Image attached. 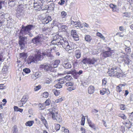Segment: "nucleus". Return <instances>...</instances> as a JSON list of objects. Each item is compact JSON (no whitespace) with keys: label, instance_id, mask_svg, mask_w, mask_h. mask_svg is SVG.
I'll return each instance as SVG.
<instances>
[{"label":"nucleus","instance_id":"nucleus-57","mask_svg":"<svg viewBox=\"0 0 133 133\" xmlns=\"http://www.w3.org/2000/svg\"><path fill=\"white\" fill-rule=\"evenodd\" d=\"M120 109L121 110H124L125 109V106L124 105L121 104L119 105Z\"/></svg>","mask_w":133,"mask_h":133},{"label":"nucleus","instance_id":"nucleus-25","mask_svg":"<svg viewBox=\"0 0 133 133\" xmlns=\"http://www.w3.org/2000/svg\"><path fill=\"white\" fill-rule=\"evenodd\" d=\"M50 103V100L49 99H47L44 103L42 104V106L45 108V106L49 105Z\"/></svg>","mask_w":133,"mask_h":133},{"label":"nucleus","instance_id":"nucleus-53","mask_svg":"<svg viewBox=\"0 0 133 133\" xmlns=\"http://www.w3.org/2000/svg\"><path fill=\"white\" fill-rule=\"evenodd\" d=\"M75 56L77 59L80 58L81 56V54L80 52H79L78 53H76L75 54Z\"/></svg>","mask_w":133,"mask_h":133},{"label":"nucleus","instance_id":"nucleus-6","mask_svg":"<svg viewBox=\"0 0 133 133\" xmlns=\"http://www.w3.org/2000/svg\"><path fill=\"white\" fill-rule=\"evenodd\" d=\"M19 44L21 47V49H23L24 46V43L27 40V37L20 36L19 37Z\"/></svg>","mask_w":133,"mask_h":133},{"label":"nucleus","instance_id":"nucleus-30","mask_svg":"<svg viewBox=\"0 0 133 133\" xmlns=\"http://www.w3.org/2000/svg\"><path fill=\"white\" fill-rule=\"evenodd\" d=\"M60 41H61V40H53L51 42V43L54 45H55L56 44H60Z\"/></svg>","mask_w":133,"mask_h":133},{"label":"nucleus","instance_id":"nucleus-9","mask_svg":"<svg viewBox=\"0 0 133 133\" xmlns=\"http://www.w3.org/2000/svg\"><path fill=\"white\" fill-rule=\"evenodd\" d=\"M56 49V47L55 46H54L52 47V49H51L50 52H49V50H48L42 53V55L44 56H46L50 58H53L54 57V56L51 54L50 52H51L52 50H55Z\"/></svg>","mask_w":133,"mask_h":133},{"label":"nucleus","instance_id":"nucleus-16","mask_svg":"<svg viewBox=\"0 0 133 133\" xmlns=\"http://www.w3.org/2000/svg\"><path fill=\"white\" fill-rule=\"evenodd\" d=\"M88 93L89 94H91L94 93L95 90V88L94 86L90 85L88 88Z\"/></svg>","mask_w":133,"mask_h":133},{"label":"nucleus","instance_id":"nucleus-1","mask_svg":"<svg viewBox=\"0 0 133 133\" xmlns=\"http://www.w3.org/2000/svg\"><path fill=\"white\" fill-rule=\"evenodd\" d=\"M120 66L118 64L113 65L111 69L108 72L109 75L111 77L115 76L118 78L122 77L123 73Z\"/></svg>","mask_w":133,"mask_h":133},{"label":"nucleus","instance_id":"nucleus-23","mask_svg":"<svg viewBox=\"0 0 133 133\" xmlns=\"http://www.w3.org/2000/svg\"><path fill=\"white\" fill-rule=\"evenodd\" d=\"M109 6L110 8L112 9V11L115 12L117 11V8L116 5L111 3L110 4Z\"/></svg>","mask_w":133,"mask_h":133},{"label":"nucleus","instance_id":"nucleus-51","mask_svg":"<svg viewBox=\"0 0 133 133\" xmlns=\"http://www.w3.org/2000/svg\"><path fill=\"white\" fill-rule=\"evenodd\" d=\"M13 133H17L18 130L16 126H14L13 127Z\"/></svg>","mask_w":133,"mask_h":133},{"label":"nucleus","instance_id":"nucleus-10","mask_svg":"<svg viewBox=\"0 0 133 133\" xmlns=\"http://www.w3.org/2000/svg\"><path fill=\"white\" fill-rule=\"evenodd\" d=\"M42 38L41 37L38 36L32 39V41L34 43L38 44L41 43Z\"/></svg>","mask_w":133,"mask_h":133},{"label":"nucleus","instance_id":"nucleus-15","mask_svg":"<svg viewBox=\"0 0 133 133\" xmlns=\"http://www.w3.org/2000/svg\"><path fill=\"white\" fill-rule=\"evenodd\" d=\"M60 62V61L59 60H55L51 65V67L52 68L57 67Z\"/></svg>","mask_w":133,"mask_h":133},{"label":"nucleus","instance_id":"nucleus-56","mask_svg":"<svg viewBox=\"0 0 133 133\" xmlns=\"http://www.w3.org/2000/svg\"><path fill=\"white\" fill-rule=\"evenodd\" d=\"M31 78L32 79L34 80H35L37 78V77L35 75V74H32L31 75Z\"/></svg>","mask_w":133,"mask_h":133},{"label":"nucleus","instance_id":"nucleus-5","mask_svg":"<svg viewBox=\"0 0 133 133\" xmlns=\"http://www.w3.org/2000/svg\"><path fill=\"white\" fill-rule=\"evenodd\" d=\"M19 5L17 6L16 9V16L18 17L22 15L23 14V10L24 5L23 4H20L18 2Z\"/></svg>","mask_w":133,"mask_h":133},{"label":"nucleus","instance_id":"nucleus-61","mask_svg":"<svg viewBox=\"0 0 133 133\" xmlns=\"http://www.w3.org/2000/svg\"><path fill=\"white\" fill-rule=\"evenodd\" d=\"M107 83V81L105 78L103 79L102 80V85L105 86Z\"/></svg>","mask_w":133,"mask_h":133},{"label":"nucleus","instance_id":"nucleus-20","mask_svg":"<svg viewBox=\"0 0 133 133\" xmlns=\"http://www.w3.org/2000/svg\"><path fill=\"white\" fill-rule=\"evenodd\" d=\"M122 61L125 64L129 65L131 61L128 58V56H127L124 57Z\"/></svg>","mask_w":133,"mask_h":133},{"label":"nucleus","instance_id":"nucleus-49","mask_svg":"<svg viewBox=\"0 0 133 133\" xmlns=\"http://www.w3.org/2000/svg\"><path fill=\"white\" fill-rule=\"evenodd\" d=\"M41 85H39L38 86L35 87L34 88V90L35 91H37L39 89H41Z\"/></svg>","mask_w":133,"mask_h":133},{"label":"nucleus","instance_id":"nucleus-45","mask_svg":"<svg viewBox=\"0 0 133 133\" xmlns=\"http://www.w3.org/2000/svg\"><path fill=\"white\" fill-rule=\"evenodd\" d=\"M23 71L26 74H28L30 72V70L28 68H26L23 69Z\"/></svg>","mask_w":133,"mask_h":133},{"label":"nucleus","instance_id":"nucleus-43","mask_svg":"<svg viewBox=\"0 0 133 133\" xmlns=\"http://www.w3.org/2000/svg\"><path fill=\"white\" fill-rule=\"evenodd\" d=\"M42 122L43 123L45 126L46 128H47L48 126V125L47 122V121H46V120L42 118Z\"/></svg>","mask_w":133,"mask_h":133},{"label":"nucleus","instance_id":"nucleus-29","mask_svg":"<svg viewBox=\"0 0 133 133\" xmlns=\"http://www.w3.org/2000/svg\"><path fill=\"white\" fill-rule=\"evenodd\" d=\"M72 24L75 27H79L81 26L80 23L79 22H74L73 21L72 22Z\"/></svg>","mask_w":133,"mask_h":133},{"label":"nucleus","instance_id":"nucleus-63","mask_svg":"<svg viewBox=\"0 0 133 133\" xmlns=\"http://www.w3.org/2000/svg\"><path fill=\"white\" fill-rule=\"evenodd\" d=\"M81 130L82 131V133H86V131H85V129L83 128V127H82L81 129Z\"/></svg>","mask_w":133,"mask_h":133},{"label":"nucleus","instance_id":"nucleus-27","mask_svg":"<svg viewBox=\"0 0 133 133\" xmlns=\"http://www.w3.org/2000/svg\"><path fill=\"white\" fill-rule=\"evenodd\" d=\"M89 58L86 57L83 58L81 61L84 64H89Z\"/></svg>","mask_w":133,"mask_h":133},{"label":"nucleus","instance_id":"nucleus-13","mask_svg":"<svg viewBox=\"0 0 133 133\" xmlns=\"http://www.w3.org/2000/svg\"><path fill=\"white\" fill-rule=\"evenodd\" d=\"M87 121L89 126L94 130H96V127L95 124L94 123H93L92 121L89 119H87Z\"/></svg>","mask_w":133,"mask_h":133},{"label":"nucleus","instance_id":"nucleus-2","mask_svg":"<svg viewBox=\"0 0 133 133\" xmlns=\"http://www.w3.org/2000/svg\"><path fill=\"white\" fill-rule=\"evenodd\" d=\"M49 110L50 112L49 115H51V117L53 120H55L56 121L60 122L62 121V118L60 114H59L58 111L55 112L54 109L52 108L51 109H49Z\"/></svg>","mask_w":133,"mask_h":133},{"label":"nucleus","instance_id":"nucleus-54","mask_svg":"<svg viewBox=\"0 0 133 133\" xmlns=\"http://www.w3.org/2000/svg\"><path fill=\"white\" fill-rule=\"evenodd\" d=\"M35 75L36 76L37 78L40 77L41 75V72H37L35 73Z\"/></svg>","mask_w":133,"mask_h":133},{"label":"nucleus","instance_id":"nucleus-47","mask_svg":"<svg viewBox=\"0 0 133 133\" xmlns=\"http://www.w3.org/2000/svg\"><path fill=\"white\" fill-rule=\"evenodd\" d=\"M49 96V94L47 92H44L43 94V97L47 98Z\"/></svg>","mask_w":133,"mask_h":133},{"label":"nucleus","instance_id":"nucleus-19","mask_svg":"<svg viewBox=\"0 0 133 133\" xmlns=\"http://www.w3.org/2000/svg\"><path fill=\"white\" fill-rule=\"evenodd\" d=\"M63 66L66 69L70 68L71 67V64L69 62H64L63 64Z\"/></svg>","mask_w":133,"mask_h":133},{"label":"nucleus","instance_id":"nucleus-44","mask_svg":"<svg viewBox=\"0 0 133 133\" xmlns=\"http://www.w3.org/2000/svg\"><path fill=\"white\" fill-rule=\"evenodd\" d=\"M55 125V129L57 131L59 130L60 128V125L57 124H56Z\"/></svg>","mask_w":133,"mask_h":133},{"label":"nucleus","instance_id":"nucleus-22","mask_svg":"<svg viewBox=\"0 0 133 133\" xmlns=\"http://www.w3.org/2000/svg\"><path fill=\"white\" fill-rule=\"evenodd\" d=\"M99 92L100 94L101 95H103L105 93H107L108 95L110 93L109 90L106 89H103L102 90H100Z\"/></svg>","mask_w":133,"mask_h":133},{"label":"nucleus","instance_id":"nucleus-46","mask_svg":"<svg viewBox=\"0 0 133 133\" xmlns=\"http://www.w3.org/2000/svg\"><path fill=\"white\" fill-rule=\"evenodd\" d=\"M74 85V83H73L71 82H67L65 84V85L66 87H69L70 86H72Z\"/></svg>","mask_w":133,"mask_h":133},{"label":"nucleus","instance_id":"nucleus-14","mask_svg":"<svg viewBox=\"0 0 133 133\" xmlns=\"http://www.w3.org/2000/svg\"><path fill=\"white\" fill-rule=\"evenodd\" d=\"M97 62V59L94 57L89 58V65H94Z\"/></svg>","mask_w":133,"mask_h":133},{"label":"nucleus","instance_id":"nucleus-31","mask_svg":"<svg viewBox=\"0 0 133 133\" xmlns=\"http://www.w3.org/2000/svg\"><path fill=\"white\" fill-rule=\"evenodd\" d=\"M64 79H66L67 81H70L73 79L71 75H67L65 77H64Z\"/></svg>","mask_w":133,"mask_h":133},{"label":"nucleus","instance_id":"nucleus-58","mask_svg":"<svg viewBox=\"0 0 133 133\" xmlns=\"http://www.w3.org/2000/svg\"><path fill=\"white\" fill-rule=\"evenodd\" d=\"M77 34L76 30H72L71 32V35L72 36H74Z\"/></svg>","mask_w":133,"mask_h":133},{"label":"nucleus","instance_id":"nucleus-38","mask_svg":"<svg viewBox=\"0 0 133 133\" xmlns=\"http://www.w3.org/2000/svg\"><path fill=\"white\" fill-rule=\"evenodd\" d=\"M34 122L33 121H29L25 123V125L26 126H29V127L31 126Z\"/></svg>","mask_w":133,"mask_h":133},{"label":"nucleus","instance_id":"nucleus-7","mask_svg":"<svg viewBox=\"0 0 133 133\" xmlns=\"http://www.w3.org/2000/svg\"><path fill=\"white\" fill-rule=\"evenodd\" d=\"M34 27V26L33 25H29L25 27L23 26L22 29H24L23 31L25 33H26V34L29 33V35L30 37H31L33 36V35L31 33H29V31Z\"/></svg>","mask_w":133,"mask_h":133},{"label":"nucleus","instance_id":"nucleus-64","mask_svg":"<svg viewBox=\"0 0 133 133\" xmlns=\"http://www.w3.org/2000/svg\"><path fill=\"white\" fill-rule=\"evenodd\" d=\"M129 2L130 5L133 7V0H129Z\"/></svg>","mask_w":133,"mask_h":133},{"label":"nucleus","instance_id":"nucleus-37","mask_svg":"<svg viewBox=\"0 0 133 133\" xmlns=\"http://www.w3.org/2000/svg\"><path fill=\"white\" fill-rule=\"evenodd\" d=\"M85 118L84 116H83L81 118V124L82 125H84L85 123Z\"/></svg>","mask_w":133,"mask_h":133},{"label":"nucleus","instance_id":"nucleus-60","mask_svg":"<svg viewBox=\"0 0 133 133\" xmlns=\"http://www.w3.org/2000/svg\"><path fill=\"white\" fill-rule=\"evenodd\" d=\"M64 3L65 1L64 0H61V1L58 2V4L60 5H62L64 4Z\"/></svg>","mask_w":133,"mask_h":133},{"label":"nucleus","instance_id":"nucleus-33","mask_svg":"<svg viewBox=\"0 0 133 133\" xmlns=\"http://www.w3.org/2000/svg\"><path fill=\"white\" fill-rule=\"evenodd\" d=\"M78 60L76 59H75L72 61V65L74 67L78 65Z\"/></svg>","mask_w":133,"mask_h":133},{"label":"nucleus","instance_id":"nucleus-8","mask_svg":"<svg viewBox=\"0 0 133 133\" xmlns=\"http://www.w3.org/2000/svg\"><path fill=\"white\" fill-rule=\"evenodd\" d=\"M108 51H105L103 52L102 55L103 57L105 58L111 56L112 54L113 53V51L111 50V49L108 47Z\"/></svg>","mask_w":133,"mask_h":133},{"label":"nucleus","instance_id":"nucleus-35","mask_svg":"<svg viewBox=\"0 0 133 133\" xmlns=\"http://www.w3.org/2000/svg\"><path fill=\"white\" fill-rule=\"evenodd\" d=\"M118 116L124 120H126L127 118V117L123 114H119Z\"/></svg>","mask_w":133,"mask_h":133},{"label":"nucleus","instance_id":"nucleus-40","mask_svg":"<svg viewBox=\"0 0 133 133\" xmlns=\"http://www.w3.org/2000/svg\"><path fill=\"white\" fill-rule=\"evenodd\" d=\"M60 37V36H59L58 35H56L54 36L53 38V39L56 40H60L61 39L59 37Z\"/></svg>","mask_w":133,"mask_h":133},{"label":"nucleus","instance_id":"nucleus-34","mask_svg":"<svg viewBox=\"0 0 133 133\" xmlns=\"http://www.w3.org/2000/svg\"><path fill=\"white\" fill-rule=\"evenodd\" d=\"M96 36L104 40H105V37L101 33L99 32H97Z\"/></svg>","mask_w":133,"mask_h":133},{"label":"nucleus","instance_id":"nucleus-62","mask_svg":"<svg viewBox=\"0 0 133 133\" xmlns=\"http://www.w3.org/2000/svg\"><path fill=\"white\" fill-rule=\"evenodd\" d=\"M59 83L61 84H63L64 83V78L60 79L59 80Z\"/></svg>","mask_w":133,"mask_h":133},{"label":"nucleus","instance_id":"nucleus-18","mask_svg":"<svg viewBox=\"0 0 133 133\" xmlns=\"http://www.w3.org/2000/svg\"><path fill=\"white\" fill-rule=\"evenodd\" d=\"M125 84H120L116 87V91L117 92L119 93L122 91V86H124Z\"/></svg>","mask_w":133,"mask_h":133},{"label":"nucleus","instance_id":"nucleus-28","mask_svg":"<svg viewBox=\"0 0 133 133\" xmlns=\"http://www.w3.org/2000/svg\"><path fill=\"white\" fill-rule=\"evenodd\" d=\"M44 68V69L46 71H48L50 70L52 68L51 67V65H42V68Z\"/></svg>","mask_w":133,"mask_h":133},{"label":"nucleus","instance_id":"nucleus-26","mask_svg":"<svg viewBox=\"0 0 133 133\" xmlns=\"http://www.w3.org/2000/svg\"><path fill=\"white\" fill-rule=\"evenodd\" d=\"M8 67L7 65H4L2 69V71L4 74L7 73L8 72Z\"/></svg>","mask_w":133,"mask_h":133},{"label":"nucleus","instance_id":"nucleus-24","mask_svg":"<svg viewBox=\"0 0 133 133\" xmlns=\"http://www.w3.org/2000/svg\"><path fill=\"white\" fill-rule=\"evenodd\" d=\"M123 123L128 129L130 128L131 127V124L130 121H128L127 122L124 121L123 122Z\"/></svg>","mask_w":133,"mask_h":133},{"label":"nucleus","instance_id":"nucleus-55","mask_svg":"<svg viewBox=\"0 0 133 133\" xmlns=\"http://www.w3.org/2000/svg\"><path fill=\"white\" fill-rule=\"evenodd\" d=\"M129 118L131 122H133V112L130 115Z\"/></svg>","mask_w":133,"mask_h":133},{"label":"nucleus","instance_id":"nucleus-39","mask_svg":"<svg viewBox=\"0 0 133 133\" xmlns=\"http://www.w3.org/2000/svg\"><path fill=\"white\" fill-rule=\"evenodd\" d=\"M64 98V97H62L60 98L56 99L55 100V102L56 103H60L63 100Z\"/></svg>","mask_w":133,"mask_h":133},{"label":"nucleus","instance_id":"nucleus-21","mask_svg":"<svg viewBox=\"0 0 133 133\" xmlns=\"http://www.w3.org/2000/svg\"><path fill=\"white\" fill-rule=\"evenodd\" d=\"M17 0H9L8 4L9 6L12 7L14 6L16 3V2Z\"/></svg>","mask_w":133,"mask_h":133},{"label":"nucleus","instance_id":"nucleus-12","mask_svg":"<svg viewBox=\"0 0 133 133\" xmlns=\"http://www.w3.org/2000/svg\"><path fill=\"white\" fill-rule=\"evenodd\" d=\"M51 20V17L50 16H48L42 19V23L44 24H47Z\"/></svg>","mask_w":133,"mask_h":133},{"label":"nucleus","instance_id":"nucleus-4","mask_svg":"<svg viewBox=\"0 0 133 133\" xmlns=\"http://www.w3.org/2000/svg\"><path fill=\"white\" fill-rule=\"evenodd\" d=\"M62 38V39H61L60 44H58V45H62L64 49L68 51L74 48V47L73 46L72 44L70 45L69 44L68 41L65 38Z\"/></svg>","mask_w":133,"mask_h":133},{"label":"nucleus","instance_id":"nucleus-17","mask_svg":"<svg viewBox=\"0 0 133 133\" xmlns=\"http://www.w3.org/2000/svg\"><path fill=\"white\" fill-rule=\"evenodd\" d=\"M19 59L20 60L24 59L25 61V59L27 57L26 54L25 53H20L19 55Z\"/></svg>","mask_w":133,"mask_h":133},{"label":"nucleus","instance_id":"nucleus-48","mask_svg":"<svg viewBox=\"0 0 133 133\" xmlns=\"http://www.w3.org/2000/svg\"><path fill=\"white\" fill-rule=\"evenodd\" d=\"M74 39L76 41H78L79 39V37L77 34L72 36Z\"/></svg>","mask_w":133,"mask_h":133},{"label":"nucleus","instance_id":"nucleus-36","mask_svg":"<svg viewBox=\"0 0 133 133\" xmlns=\"http://www.w3.org/2000/svg\"><path fill=\"white\" fill-rule=\"evenodd\" d=\"M28 97L26 96H24L21 100V102L25 103L28 100Z\"/></svg>","mask_w":133,"mask_h":133},{"label":"nucleus","instance_id":"nucleus-52","mask_svg":"<svg viewBox=\"0 0 133 133\" xmlns=\"http://www.w3.org/2000/svg\"><path fill=\"white\" fill-rule=\"evenodd\" d=\"M53 92L54 95L56 96H58L60 94V92L57 90H54Z\"/></svg>","mask_w":133,"mask_h":133},{"label":"nucleus","instance_id":"nucleus-59","mask_svg":"<svg viewBox=\"0 0 133 133\" xmlns=\"http://www.w3.org/2000/svg\"><path fill=\"white\" fill-rule=\"evenodd\" d=\"M67 89L70 91H71L72 90H75V88H74L72 86L70 87L67 88Z\"/></svg>","mask_w":133,"mask_h":133},{"label":"nucleus","instance_id":"nucleus-50","mask_svg":"<svg viewBox=\"0 0 133 133\" xmlns=\"http://www.w3.org/2000/svg\"><path fill=\"white\" fill-rule=\"evenodd\" d=\"M55 86L57 88H60L62 87V86L61 84L59 82L57 84H56Z\"/></svg>","mask_w":133,"mask_h":133},{"label":"nucleus","instance_id":"nucleus-42","mask_svg":"<svg viewBox=\"0 0 133 133\" xmlns=\"http://www.w3.org/2000/svg\"><path fill=\"white\" fill-rule=\"evenodd\" d=\"M126 52L127 54H129L131 52V49L129 47H127L125 49Z\"/></svg>","mask_w":133,"mask_h":133},{"label":"nucleus","instance_id":"nucleus-3","mask_svg":"<svg viewBox=\"0 0 133 133\" xmlns=\"http://www.w3.org/2000/svg\"><path fill=\"white\" fill-rule=\"evenodd\" d=\"M41 52L40 51L37 52V55L29 57L27 59V63L28 64H31L32 62L37 63V61L41 60Z\"/></svg>","mask_w":133,"mask_h":133},{"label":"nucleus","instance_id":"nucleus-41","mask_svg":"<svg viewBox=\"0 0 133 133\" xmlns=\"http://www.w3.org/2000/svg\"><path fill=\"white\" fill-rule=\"evenodd\" d=\"M66 13L65 11H63L61 12V16L62 18H64L66 17Z\"/></svg>","mask_w":133,"mask_h":133},{"label":"nucleus","instance_id":"nucleus-32","mask_svg":"<svg viewBox=\"0 0 133 133\" xmlns=\"http://www.w3.org/2000/svg\"><path fill=\"white\" fill-rule=\"evenodd\" d=\"M84 38L85 40L88 42H90L92 39L91 36L89 35H87L85 36Z\"/></svg>","mask_w":133,"mask_h":133},{"label":"nucleus","instance_id":"nucleus-11","mask_svg":"<svg viewBox=\"0 0 133 133\" xmlns=\"http://www.w3.org/2000/svg\"><path fill=\"white\" fill-rule=\"evenodd\" d=\"M58 28L59 30L61 32H65L68 29L67 26L64 25L63 23L59 24L58 26Z\"/></svg>","mask_w":133,"mask_h":133}]
</instances>
